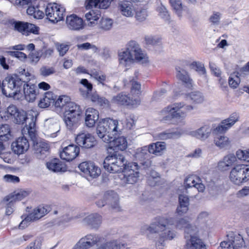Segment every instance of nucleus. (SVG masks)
<instances>
[{"instance_id": "obj_1", "label": "nucleus", "mask_w": 249, "mask_h": 249, "mask_svg": "<svg viewBox=\"0 0 249 249\" xmlns=\"http://www.w3.org/2000/svg\"><path fill=\"white\" fill-rule=\"evenodd\" d=\"M174 218H166L163 217H156L150 226H144L143 229H146L150 233L161 232L158 243L156 244L157 249H162L166 240H172L175 236L174 231L170 227L173 225Z\"/></svg>"}, {"instance_id": "obj_2", "label": "nucleus", "mask_w": 249, "mask_h": 249, "mask_svg": "<svg viewBox=\"0 0 249 249\" xmlns=\"http://www.w3.org/2000/svg\"><path fill=\"white\" fill-rule=\"evenodd\" d=\"M118 121L113 119L106 118L100 121L96 128L98 136L104 142H107L118 132Z\"/></svg>"}, {"instance_id": "obj_3", "label": "nucleus", "mask_w": 249, "mask_h": 249, "mask_svg": "<svg viewBox=\"0 0 249 249\" xmlns=\"http://www.w3.org/2000/svg\"><path fill=\"white\" fill-rule=\"evenodd\" d=\"M186 111L187 106L184 103H175L163 110V112L169 113L163 118V121L171 124H178L184 119Z\"/></svg>"}, {"instance_id": "obj_4", "label": "nucleus", "mask_w": 249, "mask_h": 249, "mask_svg": "<svg viewBox=\"0 0 249 249\" xmlns=\"http://www.w3.org/2000/svg\"><path fill=\"white\" fill-rule=\"evenodd\" d=\"M128 162L122 152L115 151L105 158L103 167L107 172L115 173L122 172Z\"/></svg>"}, {"instance_id": "obj_5", "label": "nucleus", "mask_w": 249, "mask_h": 249, "mask_svg": "<svg viewBox=\"0 0 249 249\" xmlns=\"http://www.w3.org/2000/svg\"><path fill=\"white\" fill-rule=\"evenodd\" d=\"M26 80L17 75L8 76L2 82V92L6 97H14L22 90Z\"/></svg>"}, {"instance_id": "obj_6", "label": "nucleus", "mask_w": 249, "mask_h": 249, "mask_svg": "<svg viewBox=\"0 0 249 249\" xmlns=\"http://www.w3.org/2000/svg\"><path fill=\"white\" fill-rule=\"evenodd\" d=\"M82 112V108L78 104L72 102L67 103L64 111V120L69 129L72 130L78 126Z\"/></svg>"}, {"instance_id": "obj_7", "label": "nucleus", "mask_w": 249, "mask_h": 249, "mask_svg": "<svg viewBox=\"0 0 249 249\" xmlns=\"http://www.w3.org/2000/svg\"><path fill=\"white\" fill-rule=\"evenodd\" d=\"M230 179L236 185H240L249 180V165L238 164L231 171Z\"/></svg>"}, {"instance_id": "obj_8", "label": "nucleus", "mask_w": 249, "mask_h": 249, "mask_svg": "<svg viewBox=\"0 0 249 249\" xmlns=\"http://www.w3.org/2000/svg\"><path fill=\"white\" fill-rule=\"evenodd\" d=\"M228 241L222 242L218 249H242L245 248V241L239 233L230 231L227 235Z\"/></svg>"}, {"instance_id": "obj_9", "label": "nucleus", "mask_w": 249, "mask_h": 249, "mask_svg": "<svg viewBox=\"0 0 249 249\" xmlns=\"http://www.w3.org/2000/svg\"><path fill=\"white\" fill-rule=\"evenodd\" d=\"M187 62L179 61L176 67L177 77L178 82L176 85L174 91L178 94H183L182 92L187 89Z\"/></svg>"}, {"instance_id": "obj_10", "label": "nucleus", "mask_w": 249, "mask_h": 249, "mask_svg": "<svg viewBox=\"0 0 249 249\" xmlns=\"http://www.w3.org/2000/svg\"><path fill=\"white\" fill-rule=\"evenodd\" d=\"M199 228L192 223H189L188 220V238L190 248L194 249H206V246L199 236Z\"/></svg>"}, {"instance_id": "obj_11", "label": "nucleus", "mask_w": 249, "mask_h": 249, "mask_svg": "<svg viewBox=\"0 0 249 249\" xmlns=\"http://www.w3.org/2000/svg\"><path fill=\"white\" fill-rule=\"evenodd\" d=\"M65 9L56 3H49L45 9V15L49 20L53 23L64 19Z\"/></svg>"}, {"instance_id": "obj_12", "label": "nucleus", "mask_w": 249, "mask_h": 249, "mask_svg": "<svg viewBox=\"0 0 249 249\" xmlns=\"http://www.w3.org/2000/svg\"><path fill=\"white\" fill-rule=\"evenodd\" d=\"M9 117L14 119V122L16 124L25 125L28 124L27 119L30 117H36L33 114L27 113L23 110H18L14 105L9 106L7 109Z\"/></svg>"}, {"instance_id": "obj_13", "label": "nucleus", "mask_w": 249, "mask_h": 249, "mask_svg": "<svg viewBox=\"0 0 249 249\" xmlns=\"http://www.w3.org/2000/svg\"><path fill=\"white\" fill-rule=\"evenodd\" d=\"M10 24L15 31L22 33V35L28 36L29 33L38 34L39 28L33 24L14 20H11Z\"/></svg>"}, {"instance_id": "obj_14", "label": "nucleus", "mask_w": 249, "mask_h": 249, "mask_svg": "<svg viewBox=\"0 0 249 249\" xmlns=\"http://www.w3.org/2000/svg\"><path fill=\"white\" fill-rule=\"evenodd\" d=\"M179 205L177 208V213L179 216H183V218H180L176 224L178 229L186 228L187 227V221L185 214L187 213V196L184 195L179 194L178 196Z\"/></svg>"}, {"instance_id": "obj_15", "label": "nucleus", "mask_w": 249, "mask_h": 249, "mask_svg": "<svg viewBox=\"0 0 249 249\" xmlns=\"http://www.w3.org/2000/svg\"><path fill=\"white\" fill-rule=\"evenodd\" d=\"M126 50L132 55V57L138 61L142 63H146L148 62L147 55L143 52L135 41H129L126 45Z\"/></svg>"}, {"instance_id": "obj_16", "label": "nucleus", "mask_w": 249, "mask_h": 249, "mask_svg": "<svg viewBox=\"0 0 249 249\" xmlns=\"http://www.w3.org/2000/svg\"><path fill=\"white\" fill-rule=\"evenodd\" d=\"M29 81L30 79L27 78L24 83L22 89L25 99L29 102H33L39 94L38 88Z\"/></svg>"}, {"instance_id": "obj_17", "label": "nucleus", "mask_w": 249, "mask_h": 249, "mask_svg": "<svg viewBox=\"0 0 249 249\" xmlns=\"http://www.w3.org/2000/svg\"><path fill=\"white\" fill-rule=\"evenodd\" d=\"M75 142L79 146L85 148H91L96 143L94 137L88 132L79 133L75 138Z\"/></svg>"}, {"instance_id": "obj_18", "label": "nucleus", "mask_w": 249, "mask_h": 249, "mask_svg": "<svg viewBox=\"0 0 249 249\" xmlns=\"http://www.w3.org/2000/svg\"><path fill=\"white\" fill-rule=\"evenodd\" d=\"M78 168L81 172L92 178H96L101 174L100 168L93 162H83L79 165Z\"/></svg>"}, {"instance_id": "obj_19", "label": "nucleus", "mask_w": 249, "mask_h": 249, "mask_svg": "<svg viewBox=\"0 0 249 249\" xmlns=\"http://www.w3.org/2000/svg\"><path fill=\"white\" fill-rule=\"evenodd\" d=\"M151 153L149 152L148 146H143L138 149L135 154V158L140 162V164L144 169L150 167L152 161L150 160Z\"/></svg>"}, {"instance_id": "obj_20", "label": "nucleus", "mask_w": 249, "mask_h": 249, "mask_svg": "<svg viewBox=\"0 0 249 249\" xmlns=\"http://www.w3.org/2000/svg\"><path fill=\"white\" fill-rule=\"evenodd\" d=\"M239 118L238 113L234 112L228 118L224 120L214 130V133H224L237 122Z\"/></svg>"}, {"instance_id": "obj_21", "label": "nucleus", "mask_w": 249, "mask_h": 249, "mask_svg": "<svg viewBox=\"0 0 249 249\" xmlns=\"http://www.w3.org/2000/svg\"><path fill=\"white\" fill-rule=\"evenodd\" d=\"M112 102L119 105L132 106L133 107L137 106L140 104L141 102L139 98L133 99L124 92H121L116 96H113Z\"/></svg>"}, {"instance_id": "obj_22", "label": "nucleus", "mask_w": 249, "mask_h": 249, "mask_svg": "<svg viewBox=\"0 0 249 249\" xmlns=\"http://www.w3.org/2000/svg\"><path fill=\"white\" fill-rule=\"evenodd\" d=\"M79 152V147L75 144H71L65 147L62 151L60 152V157L63 160L70 161L75 159Z\"/></svg>"}, {"instance_id": "obj_23", "label": "nucleus", "mask_w": 249, "mask_h": 249, "mask_svg": "<svg viewBox=\"0 0 249 249\" xmlns=\"http://www.w3.org/2000/svg\"><path fill=\"white\" fill-rule=\"evenodd\" d=\"M106 143H108V149L112 150L114 152L118 150L123 151L127 146V142L125 137L123 136L116 138L112 136V139Z\"/></svg>"}, {"instance_id": "obj_24", "label": "nucleus", "mask_w": 249, "mask_h": 249, "mask_svg": "<svg viewBox=\"0 0 249 249\" xmlns=\"http://www.w3.org/2000/svg\"><path fill=\"white\" fill-rule=\"evenodd\" d=\"M13 152L20 155L26 152L29 147L28 140L24 137H19L15 142H13L11 145Z\"/></svg>"}, {"instance_id": "obj_25", "label": "nucleus", "mask_w": 249, "mask_h": 249, "mask_svg": "<svg viewBox=\"0 0 249 249\" xmlns=\"http://www.w3.org/2000/svg\"><path fill=\"white\" fill-rule=\"evenodd\" d=\"M205 100L203 94L199 91H192L188 94V111L196 108V105L202 103Z\"/></svg>"}, {"instance_id": "obj_26", "label": "nucleus", "mask_w": 249, "mask_h": 249, "mask_svg": "<svg viewBox=\"0 0 249 249\" xmlns=\"http://www.w3.org/2000/svg\"><path fill=\"white\" fill-rule=\"evenodd\" d=\"M104 199H105L107 204L110 205L115 211L121 210L119 204V196L114 191L109 190L106 192L104 194Z\"/></svg>"}, {"instance_id": "obj_27", "label": "nucleus", "mask_w": 249, "mask_h": 249, "mask_svg": "<svg viewBox=\"0 0 249 249\" xmlns=\"http://www.w3.org/2000/svg\"><path fill=\"white\" fill-rule=\"evenodd\" d=\"M82 222L89 228L97 230L102 223V217L97 213H93L85 217Z\"/></svg>"}, {"instance_id": "obj_28", "label": "nucleus", "mask_w": 249, "mask_h": 249, "mask_svg": "<svg viewBox=\"0 0 249 249\" xmlns=\"http://www.w3.org/2000/svg\"><path fill=\"white\" fill-rule=\"evenodd\" d=\"M212 128L209 125L205 124L196 130L191 131L188 134L201 141L207 139L211 133Z\"/></svg>"}, {"instance_id": "obj_29", "label": "nucleus", "mask_w": 249, "mask_h": 249, "mask_svg": "<svg viewBox=\"0 0 249 249\" xmlns=\"http://www.w3.org/2000/svg\"><path fill=\"white\" fill-rule=\"evenodd\" d=\"M33 148L36 156L38 159H43L49 153V145L44 142H36L33 144Z\"/></svg>"}, {"instance_id": "obj_30", "label": "nucleus", "mask_w": 249, "mask_h": 249, "mask_svg": "<svg viewBox=\"0 0 249 249\" xmlns=\"http://www.w3.org/2000/svg\"><path fill=\"white\" fill-rule=\"evenodd\" d=\"M85 116V124L89 127L94 126L96 121L99 119L98 110L92 107L86 109Z\"/></svg>"}, {"instance_id": "obj_31", "label": "nucleus", "mask_w": 249, "mask_h": 249, "mask_svg": "<svg viewBox=\"0 0 249 249\" xmlns=\"http://www.w3.org/2000/svg\"><path fill=\"white\" fill-rule=\"evenodd\" d=\"M51 211L50 206H39L35 208L33 212L29 213V218H31L33 221H36L43 217L45 214Z\"/></svg>"}, {"instance_id": "obj_32", "label": "nucleus", "mask_w": 249, "mask_h": 249, "mask_svg": "<svg viewBox=\"0 0 249 249\" xmlns=\"http://www.w3.org/2000/svg\"><path fill=\"white\" fill-rule=\"evenodd\" d=\"M47 168L53 172H64L67 171L66 165L58 159H53L46 164Z\"/></svg>"}, {"instance_id": "obj_33", "label": "nucleus", "mask_w": 249, "mask_h": 249, "mask_svg": "<svg viewBox=\"0 0 249 249\" xmlns=\"http://www.w3.org/2000/svg\"><path fill=\"white\" fill-rule=\"evenodd\" d=\"M68 27L72 30H79L83 27V20L76 15L72 14L66 18Z\"/></svg>"}, {"instance_id": "obj_34", "label": "nucleus", "mask_w": 249, "mask_h": 249, "mask_svg": "<svg viewBox=\"0 0 249 249\" xmlns=\"http://www.w3.org/2000/svg\"><path fill=\"white\" fill-rule=\"evenodd\" d=\"M36 117H30L27 119V125H25L23 131L26 130L28 131L29 137L33 142V144L36 142Z\"/></svg>"}, {"instance_id": "obj_35", "label": "nucleus", "mask_w": 249, "mask_h": 249, "mask_svg": "<svg viewBox=\"0 0 249 249\" xmlns=\"http://www.w3.org/2000/svg\"><path fill=\"white\" fill-rule=\"evenodd\" d=\"M90 100L96 105L104 108L108 107L109 106V102L105 97L100 96L96 91L90 92L88 97H84Z\"/></svg>"}, {"instance_id": "obj_36", "label": "nucleus", "mask_w": 249, "mask_h": 249, "mask_svg": "<svg viewBox=\"0 0 249 249\" xmlns=\"http://www.w3.org/2000/svg\"><path fill=\"white\" fill-rule=\"evenodd\" d=\"M119 8L122 14L127 17H132L134 15V8L133 3L128 0L121 1L119 3Z\"/></svg>"}, {"instance_id": "obj_37", "label": "nucleus", "mask_w": 249, "mask_h": 249, "mask_svg": "<svg viewBox=\"0 0 249 249\" xmlns=\"http://www.w3.org/2000/svg\"><path fill=\"white\" fill-rule=\"evenodd\" d=\"M213 142L219 148H227L230 146L231 141L223 133H214Z\"/></svg>"}, {"instance_id": "obj_38", "label": "nucleus", "mask_w": 249, "mask_h": 249, "mask_svg": "<svg viewBox=\"0 0 249 249\" xmlns=\"http://www.w3.org/2000/svg\"><path fill=\"white\" fill-rule=\"evenodd\" d=\"M56 97V96L52 92H46L45 93L43 97L40 100L38 106L41 108L48 107L51 104H54Z\"/></svg>"}, {"instance_id": "obj_39", "label": "nucleus", "mask_w": 249, "mask_h": 249, "mask_svg": "<svg viewBox=\"0 0 249 249\" xmlns=\"http://www.w3.org/2000/svg\"><path fill=\"white\" fill-rule=\"evenodd\" d=\"M148 147L150 153L156 156H160L166 149V145L164 142H157L155 143H151Z\"/></svg>"}, {"instance_id": "obj_40", "label": "nucleus", "mask_w": 249, "mask_h": 249, "mask_svg": "<svg viewBox=\"0 0 249 249\" xmlns=\"http://www.w3.org/2000/svg\"><path fill=\"white\" fill-rule=\"evenodd\" d=\"M44 127L48 134L52 137L56 136V133L59 131V126L57 123L54 122L53 119H50L46 120Z\"/></svg>"}, {"instance_id": "obj_41", "label": "nucleus", "mask_w": 249, "mask_h": 249, "mask_svg": "<svg viewBox=\"0 0 249 249\" xmlns=\"http://www.w3.org/2000/svg\"><path fill=\"white\" fill-rule=\"evenodd\" d=\"M188 182H191V183H188V189H191L194 187L196 188L198 192H202L204 191L205 186L202 183L201 180L198 177H188Z\"/></svg>"}, {"instance_id": "obj_42", "label": "nucleus", "mask_w": 249, "mask_h": 249, "mask_svg": "<svg viewBox=\"0 0 249 249\" xmlns=\"http://www.w3.org/2000/svg\"><path fill=\"white\" fill-rule=\"evenodd\" d=\"M180 133L173 129H168L157 134L156 138L158 140H166L179 137Z\"/></svg>"}, {"instance_id": "obj_43", "label": "nucleus", "mask_w": 249, "mask_h": 249, "mask_svg": "<svg viewBox=\"0 0 249 249\" xmlns=\"http://www.w3.org/2000/svg\"><path fill=\"white\" fill-rule=\"evenodd\" d=\"M125 244H122L118 241L114 240L101 244L96 249H125Z\"/></svg>"}, {"instance_id": "obj_44", "label": "nucleus", "mask_w": 249, "mask_h": 249, "mask_svg": "<svg viewBox=\"0 0 249 249\" xmlns=\"http://www.w3.org/2000/svg\"><path fill=\"white\" fill-rule=\"evenodd\" d=\"M28 194L29 193L27 191H21L15 195L10 194L9 195L6 196L3 198L2 202H8L9 200H11L15 203L17 201L22 200L25 197L27 196Z\"/></svg>"}, {"instance_id": "obj_45", "label": "nucleus", "mask_w": 249, "mask_h": 249, "mask_svg": "<svg viewBox=\"0 0 249 249\" xmlns=\"http://www.w3.org/2000/svg\"><path fill=\"white\" fill-rule=\"evenodd\" d=\"M139 166L138 163L135 162H128L126 165L124 166V168L122 171L123 174H137L139 175Z\"/></svg>"}, {"instance_id": "obj_46", "label": "nucleus", "mask_w": 249, "mask_h": 249, "mask_svg": "<svg viewBox=\"0 0 249 249\" xmlns=\"http://www.w3.org/2000/svg\"><path fill=\"white\" fill-rule=\"evenodd\" d=\"M80 83L84 86V87L87 89V90H85L82 88L79 89V91L81 95L83 97H88L89 96V94H90L92 91L93 88L92 84L87 79H82Z\"/></svg>"}, {"instance_id": "obj_47", "label": "nucleus", "mask_w": 249, "mask_h": 249, "mask_svg": "<svg viewBox=\"0 0 249 249\" xmlns=\"http://www.w3.org/2000/svg\"><path fill=\"white\" fill-rule=\"evenodd\" d=\"M169 1L174 12L179 18H181L183 12L181 0H169Z\"/></svg>"}, {"instance_id": "obj_48", "label": "nucleus", "mask_w": 249, "mask_h": 249, "mask_svg": "<svg viewBox=\"0 0 249 249\" xmlns=\"http://www.w3.org/2000/svg\"><path fill=\"white\" fill-rule=\"evenodd\" d=\"M113 21L111 18H103L99 23V29L104 31H107L112 28L113 26Z\"/></svg>"}, {"instance_id": "obj_49", "label": "nucleus", "mask_w": 249, "mask_h": 249, "mask_svg": "<svg viewBox=\"0 0 249 249\" xmlns=\"http://www.w3.org/2000/svg\"><path fill=\"white\" fill-rule=\"evenodd\" d=\"M28 15L33 16L35 18L41 19L44 17V13L38 9L37 6H30L26 10Z\"/></svg>"}, {"instance_id": "obj_50", "label": "nucleus", "mask_w": 249, "mask_h": 249, "mask_svg": "<svg viewBox=\"0 0 249 249\" xmlns=\"http://www.w3.org/2000/svg\"><path fill=\"white\" fill-rule=\"evenodd\" d=\"M69 98L66 96H60L54 103L56 108H58L64 111L66 109L67 103H70Z\"/></svg>"}, {"instance_id": "obj_51", "label": "nucleus", "mask_w": 249, "mask_h": 249, "mask_svg": "<svg viewBox=\"0 0 249 249\" xmlns=\"http://www.w3.org/2000/svg\"><path fill=\"white\" fill-rule=\"evenodd\" d=\"M89 10L90 11L85 14V18L88 21H89V24H90V25L92 26L94 24V21L99 19L100 14L98 10Z\"/></svg>"}, {"instance_id": "obj_52", "label": "nucleus", "mask_w": 249, "mask_h": 249, "mask_svg": "<svg viewBox=\"0 0 249 249\" xmlns=\"http://www.w3.org/2000/svg\"><path fill=\"white\" fill-rule=\"evenodd\" d=\"M119 58L120 64L124 65H126L127 62H130L134 59L132 55L130 54L126 49L119 53Z\"/></svg>"}, {"instance_id": "obj_53", "label": "nucleus", "mask_w": 249, "mask_h": 249, "mask_svg": "<svg viewBox=\"0 0 249 249\" xmlns=\"http://www.w3.org/2000/svg\"><path fill=\"white\" fill-rule=\"evenodd\" d=\"M190 69L194 70L200 74H204L206 73V70L204 65L199 61H193L189 64Z\"/></svg>"}, {"instance_id": "obj_54", "label": "nucleus", "mask_w": 249, "mask_h": 249, "mask_svg": "<svg viewBox=\"0 0 249 249\" xmlns=\"http://www.w3.org/2000/svg\"><path fill=\"white\" fill-rule=\"evenodd\" d=\"M10 130L8 124H3L0 127V140L6 141L10 136Z\"/></svg>"}, {"instance_id": "obj_55", "label": "nucleus", "mask_w": 249, "mask_h": 249, "mask_svg": "<svg viewBox=\"0 0 249 249\" xmlns=\"http://www.w3.org/2000/svg\"><path fill=\"white\" fill-rule=\"evenodd\" d=\"M82 239H85V242H87L89 246L92 247L101 240V237L97 234H88L85 236L84 237L81 238Z\"/></svg>"}, {"instance_id": "obj_56", "label": "nucleus", "mask_w": 249, "mask_h": 249, "mask_svg": "<svg viewBox=\"0 0 249 249\" xmlns=\"http://www.w3.org/2000/svg\"><path fill=\"white\" fill-rule=\"evenodd\" d=\"M123 178L122 180L127 184H133L137 182L138 181L139 175H138L136 173L135 174H123Z\"/></svg>"}, {"instance_id": "obj_57", "label": "nucleus", "mask_w": 249, "mask_h": 249, "mask_svg": "<svg viewBox=\"0 0 249 249\" xmlns=\"http://www.w3.org/2000/svg\"><path fill=\"white\" fill-rule=\"evenodd\" d=\"M157 11L160 17L163 18L165 21H168L169 23L170 21V16L168 13L166 8L162 5V3L157 8Z\"/></svg>"}, {"instance_id": "obj_58", "label": "nucleus", "mask_w": 249, "mask_h": 249, "mask_svg": "<svg viewBox=\"0 0 249 249\" xmlns=\"http://www.w3.org/2000/svg\"><path fill=\"white\" fill-rule=\"evenodd\" d=\"M131 85V92L133 95L139 96L142 93L141 84L134 79L130 80Z\"/></svg>"}, {"instance_id": "obj_59", "label": "nucleus", "mask_w": 249, "mask_h": 249, "mask_svg": "<svg viewBox=\"0 0 249 249\" xmlns=\"http://www.w3.org/2000/svg\"><path fill=\"white\" fill-rule=\"evenodd\" d=\"M147 16V11L145 8H141L138 9L136 12V18L140 22L145 20Z\"/></svg>"}, {"instance_id": "obj_60", "label": "nucleus", "mask_w": 249, "mask_h": 249, "mask_svg": "<svg viewBox=\"0 0 249 249\" xmlns=\"http://www.w3.org/2000/svg\"><path fill=\"white\" fill-rule=\"evenodd\" d=\"M221 15V13L219 12H213L209 18L210 22L213 25H218L220 23Z\"/></svg>"}, {"instance_id": "obj_61", "label": "nucleus", "mask_w": 249, "mask_h": 249, "mask_svg": "<svg viewBox=\"0 0 249 249\" xmlns=\"http://www.w3.org/2000/svg\"><path fill=\"white\" fill-rule=\"evenodd\" d=\"M236 155L239 160L249 162V149L245 150H239L236 152Z\"/></svg>"}, {"instance_id": "obj_62", "label": "nucleus", "mask_w": 249, "mask_h": 249, "mask_svg": "<svg viewBox=\"0 0 249 249\" xmlns=\"http://www.w3.org/2000/svg\"><path fill=\"white\" fill-rule=\"evenodd\" d=\"M55 72V69L53 67L43 66L40 69V74L44 77H47L51 74H53Z\"/></svg>"}, {"instance_id": "obj_63", "label": "nucleus", "mask_w": 249, "mask_h": 249, "mask_svg": "<svg viewBox=\"0 0 249 249\" xmlns=\"http://www.w3.org/2000/svg\"><path fill=\"white\" fill-rule=\"evenodd\" d=\"M240 82V78L236 75H232L229 77V86L232 88H236L238 87Z\"/></svg>"}, {"instance_id": "obj_64", "label": "nucleus", "mask_w": 249, "mask_h": 249, "mask_svg": "<svg viewBox=\"0 0 249 249\" xmlns=\"http://www.w3.org/2000/svg\"><path fill=\"white\" fill-rule=\"evenodd\" d=\"M91 248L89 244L87 242L85 241V239H80L79 242L75 245L73 249H89Z\"/></svg>"}]
</instances>
